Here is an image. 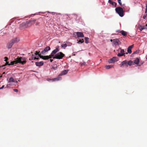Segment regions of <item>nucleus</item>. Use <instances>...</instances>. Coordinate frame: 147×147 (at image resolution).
Segmentation results:
<instances>
[{
  "mask_svg": "<svg viewBox=\"0 0 147 147\" xmlns=\"http://www.w3.org/2000/svg\"><path fill=\"white\" fill-rule=\"evenodd\" d=\"M26 63V60L24 58L22 57H18L17 58L15 59V60L11 62L10 63H9V62L6 61L5 65L2 66V67L5 66L7 65H13L14 64H16L18 63H20L22 65L25 64Z\"/></svg>",
  "mask_w": 147,
  "mask_h": 147,
  "instance_id": "nucleus-1",
  "label": "nucleus"
},
{
  "mask_svg": "<svg viewBox=\"0 0 147 147\" xmlns=\"http://www.w3.org/2000/svg\"><path fill=\"white\" fill-rule=\"evenodd\" d=\"M59 47L57 46L56 48L55 49L53 50L51 52L50 55H48V59H49L53 58V57L55 56V55L59 51Z\"/></svg>",
  "mask_w": 147,
  "mask_h": 147,
  "instance_id": "nucleus-2",
  "label": "nucleus"
},
{
  "mask_svg": "<svg viewBox=\"0 0 147 147\" xmlns=\"http://www.w3.org/2000/svg\"><path fill=\"white\" fill-rule=\"evenodd\" d=\"M115 11L121 17H123L124 15V11L123 9L120 7H118L115 9Z\"/></svg>",
  "mask_w": 147,
  "mask_h": 147,
  "instance_id": "nucleus-3",
  "label": "nucleus"
},
{
  "mask_svg": "<svg viewBox=\"0 0 147 147\" xmlns=\"http://www.w3.org/2000/svg\"><path fill=\"white\" fill-rule=\"evenodd\" d=\"M65 55L62 53L60 52L55 54L54 57H53V59H61Z\"/></svg>",
  "mask_w": 147,
  "mask_h": 147,
  "instance_id": "nucleus-4",
  "label": "nucleus"
},
{
  "mask_svg": "<svg viewBox=\"0 0 147 147\" xmlns=\"http://www.w3.org/2000/svg\"><path fill=\"white\" fill-rule=\"evenodd\" d=\"M51 48L49 46H47L44 48V50L41 52V53L42 55H45L46 53L48 51L50 50Z\"/></svg>",
  "mask_w": 147,
  "mask_h": 147,
  "instance_id": "nucleus-5",
  "label": "nucleus"
},
{
  "mask_svg": "<svg viewBox=\"0 0 147 147\" xmlns=\"http://www.w3.org/2000/svg\"><path fill=\"white\" fill-rule=\"evenodd\" d=\"M118 60V58L116 57H114L108 60V62L109 63H115Z\"/></svg>",
  "mask_w": 147,
  "mask_h": 147,
  "instance_id": "nucleus-6",
  "label": "nucleus"
},
{
  "mask_svg": "<svg viewBox=\"0 0 147 147\" xmlns=\"http://www.w3.org/2000/svg\"><path fill=\"white\" fill-rule=\"evenodd\" d=\"M124 66H125L126 67H128L127 61L125 60L122 61L120 64V66L121 67H123Z\"/></svg>",
  "mask_w": 147,
  "mask_h": 147,
  "instance_id": "nucleus-7",
  "label": "nucleus"
},
{
  "mask_svg": "<svg viewBox=\"0 0 147 147\" xmlns=\"http://www.w3.org/2000/svg\"><path fill=\"white\" fill-rule=\"evenodd\" d=\"M20 40V39L18 37H16L13 38L11 41L13 42L14 44V43L18 42Z\"/></svg>",
  "mask_w": 147,
  "mask_h": 147,
  "instance_id": "nucleus-8",
  "label": "nucleus"
},
{
  "mask_svg": "<svg viewBox=\"0 0 147 147\" xmlns=\"http://www.w3.org/2000/svg\"><path fill=\"white\" fill-rule=\"evenodd\" d=\"M13 44V42L11 41H10L9 42H8L7 44L6 47L8 49H11Z\"/></svg>",
  "mask_w": 147,
  "mask_h": 147,
  "instance_id": "nucleus-9",
  "label": "nucleus"
},
{
  "mask_svg": "<svg viewBox=\"0 0 147 147\" xmlns=\"http://www.w3.org/2000/svg\"><path fill=\"white\" fill-rule=\"evenodd\" d=\"M119 49L121 50L120 52L121 53V54H120V53H119L117 55V56L118 57H121L122 56L125 54L124 53V51L123 49H122L121 48Z\"/></svg>",
  "mask_w": 147,
  "mask_h": 147,
  "instance_id": "nucleus-10",
  "label": "nucleus"
},
{
  "mask_svg": "<svg viewBox=\"0 0 147 147\" xmlns=\"http://www.w3.org/2000/svg\"><path fill=\"white\" fill-rule=\"evenodd\" d=\"M119 42H120L119 40L117 39H115L113 40V43L115 45H119Z\"/></svg>",
  "mask_w": 147,
  "mask_h": 147,
  "instance_id": "nucleus-11",
  "label": "nucleus"
},
{
  "mask_svg": "<svg viewBox=\"0 0 147 147\" xmlns=\"http://www.w3.org/2000/svg\"><path fill=\"white\" fill-rule=\"evenodd\" d=\"M35 65L37 66H40L43 65V62L42 61L37 62L35 63Z\"/></svg>",
  "mask_w": 147,
  "mask_h": 147,
  "instance_id": "nucleus-12",
  "label": "nucleus"
},
{
  "mask_svg": "<svg viewBox=\"0 0 147 147\" xmlns=\"http://www.w3.org/2000/svg\"><path fill=\"white\" fill-rule=\"evenodd\" d=\"M108 3L112 5H114L115 7L117 6V3L111 0H109Z\"/></svg>",
  "mask_w": 147,
  "mask_h": 147,
  "instance_id": "nucleus-13",
  "label": "nucleus"
},
{
  "mask_svg": "<svg viewBox=\"0 0 147 147\" xmlns=\"http://www.w3.org/2000/svg\"><path fill=\"white\" fill-rule=\"evenodd\" d=\"M76 34L78 37H84V35L82 32H76Z\"/></svg>",
  "mask_w": 147,
  "mask_h": 147,
  "instance_id": "nucleus-14",
  "label": "nucleus"
},
{
  "mask_svg": "<svg viewBox=\"0 0 147 147\" xmlns=\"http://www.w3.org/2000/svg\"><path fill=\"white\" fill-rule=\"evenodd\" d=\"M39 56L40 58H41L43 59V60H46L48 59L47 57L48 55L43 56L42 55H39Z\"/></svg>",
  "mask_w": 147,
  "mask_h": 147,
  "instance_id": "nucleus-15",
  "label": "nucleus"
},
{
  "mask_svg": "<svg viewBox=\"0 0 147 147\" xmlns=\"http://www.w3.org/2000/svg\"><path fill=\"white\" fill-rule=\"evenodd\" d=\"M17 82L15 81L14 79L12 77H11L9 78L8 82V83H11V82Z\"/></svg>",
  "mask_w": 147,
  "mask_h": 147,
  "instance_id": "nucleus-16",
  "label": "nucleus"
},
{
  "mask_svg": "<svg viewBox=\"0 0 147 147\" xmlns=\"http://www.w3.org/2000/svg\"><path fill=\"white\" fill-rule=\"evenodd\" d=\"M25 25V24L23 23L20 25V29H24L25 28L24 27Z\"/></svg>",
  "mask_w": 147,
  "mask_h": 147,
  "instance_id": "nucleus-17",
  "label": "nucleus"
},
{
  "mask_svg": "<svg viewBox=\"0 0 147 147\" xmlns=\"http://www.w3.org/2000/svg\"><path fill=\"white\" fill-rule=\"evenodd\" d=\"M140 62L139 59L138 58H137L134 60V63L136 64H138Z\"/></svg>",
  "mask_w": 147,
  "mask_h": 147,
  "instance_id": "nucleus-18",
  "label": "nucleus"
},
{
  "mask_svg": "<svg viewBox=\"0 0 147 147\" xmlns=\"http://www.w3.org/2000/svg\"><path fill=\"white\" fill-rule=\"evenodd\" d=\"M68 70H63L61 73V75H64L66 74L68 72Z\"/></svg>",
  "mask_w": 147,
  "mask_h": 147,
  "instance_id": "nucleus-19",
  "label": "nucleus"
},
{
  "mask_svg": "<svg viewBox=\"0 0 147 147\" xmlns=\"http://www.w3.org/2000/svg\"><path fill=\"white\" fill-rule=\"evenodd\" d=\"M121 34L123 36H126L127 35V32L123 30H122L120 32Z\"/></svg>",
  "mask_w": 147,
  "mask_h": 147,
  "instance_id": "nucleus-20",
  "label": "nucleus"
},
{
  "mask_svg": "<svg viewBox=\"0 0 147 147\" xmlns=\"http://www.w3.org/2000/svg\"><path fill=\"white\" fill-rule=\"evenodd\" d=\"M61 79V78H53V79H52V81L53 82L55 81H58L59 80H60Z\"/></svg>",
  "mask_w": 147,
  "mask_h": 147,
  "instance_id": "nucleus-21",
  "label": "nucleus"
},
{
  "mask_svg": "<svg viewBox=\"0 0 147 147\" xmlns=\"http://www.w3.org/2000/svg\"><path fill=\"white\" fill-rule=\"evenodd\" d=\"M133 61L131 60L129 61H127V65L128 66L129 65H133Z\"/></svg>",
  "mask_w": 147,
  "mask_h": 147,
  "instance_id": "nucleus-22",
  "label": "nucleus"
},
{
  "mask_svg": "<svg viewBox=\"0 0 147 147\" xmlns=\"http://www.w3.org/2000/svg\"><path fill=\"white\" fill-rule=\"evenodd\" d=\"M113 66L112 65H106L105 66V67L106 69H110Z\"/></svg>",
  "mask_w": 147,
  "mask_h": 147,
  "instance_id": "nucleus-23",
  "label": "nucleus"
},
{
  "mask_svg": "<svg viewBox=\"0 0 147 147\" xmlns=\"http://www.w3.org/2000/svg\"><path fill=\"white\" fill-rule=\"evenodd\" d=\"M85 42L86 43H88L89 42L88 40L89 38L88 37H86L85 38Z\"/></svg>",
  "mask_w": 147,
  "mask_h": 147,
  "instance_id": "nucleus-24",
  "label": "nucleus"
},
{
  "mask_svg": "<svg viewBox=\"0 0 147 147\" xmlns=\"http://www.w3.org/2000/svg\"><path fill=\"white\" fill-rule=\"evenodd\" d=\"M127 51L129 53L131 54V49L130 48H128Z\"/></svg>",
  "mask_w": 147,
  "mask_h": 147,
  "instance_id": "nucleus-25",
  "label": "nucleus"
},
{
  "mask_svg": "<svg viewBox=\"0 0 147 147\" xmlns=\"http://www.w3.org/2000/svg\"><path fill=\"white\" fill-rule=\"evenodd\" d=\"M118 3L121 6H122V4L121 2V0H117Z\"/></svg>",
  "mask_w": 147,
  "mask_h": 147,
  "instance_id": "nucleus-26",
  "label": "nucleus"
},
{
  "mask_svg": "<svg viewBox=\"0 0 147 147\" xmlns=\"http://www.w3.org/2000/svg\"><path fill=\"white\" fill-rule=\"evenodd\" d=\"M80 65L81 66H82L83 65H85L86 64V63L85 62H83V63H81L80 64Z\"/></svg>",
  "mask_w": 147,
  "mask_h": 147,
  "instance_id": "nucleus-27",
  "label": "nucleus"
},
{
  "mask_svg": "<svg viewBox=\"0 0 147 147\" xmlns=\"http://www.w3.org/2000/svg\"><path fill=\"white\" fill-rule=\"evenodd\" d=\"M138 28L141 31L143 30L142 28V26H140L139 27H138Z\"/></svg>",
  "mask_w": 147,
  "mask_h": 147,
  "instance_id": "nucleus-28",
  "label": "nucleus"
},
{
  "mask_svg": "<svg viewBox=\"0 0 147 147\" xmlns=\"http://www.w3.org/2000/svg\"><path fill=\"white\" fill-rule=\"evenodd\" d=\"M40 52V51H39L38 52L37 51H35V54L36 55H38L39 56V55H40L41 54V53L40 54H39V53Z\"/></svg>",
  "mask_w": 147,
  "mask_h": 147,
  "instance_id": "nucleus-29",
  "label": "nucleus"
},
{
  "mask_svg": "<svg viewBox=\"0 0 147 147\" xmlns=\"http://www.w3.org/2000/svg\"><path fill=\"white\" fill-rule=\"evenodd\" d=\"M35 22V20H31V21L29 20V23H34Z\"/></svg>",
  "mask_w": 147,
  "mask_h": 147,
  "instance_id": "nucleus-30",
  "label": "nucleus"
},
{
  "mask_svg": "<svg viewBox=\"0 0 147 147\" xmlns=\"http://www.w3.org/2000/svg\"><path fill=\"white\" fill-rule=\"evenodd\" d=\"M67 45L66 44L62 45H61V47H67Z\"/></svg>",
  "mask_w": 147,
  "mask_h": 147,
  "instance_id": "nucleus-31",
  "label": "nucleus"
},
{
  "mask_svg": "<svg viewBox=\"0 0 147 147\" xmlns=\"http://www.w3.org/2000/svg\"><path fill=\"white\" fill-rule=\"evenodd\" d=\"M84 42V40L83 39H82V40H80L78 42V43H82L83 42Z\"/></svg>",
  "mask_w": 147,
  "mask_h": 147,
  "instance_id": "nucleus-32",
  "label": "nucleus"
},
{
  "mask_svg": "<svg viewBox=\"0 0 147 147\" xmlns=\"http://www.w3.org/2000/svg\"><path fill=\"white\" fill-rule=\"evenodd\" d=\"M142 28L143 30L145 29H147V26H146V25L145 26H142Z\"/></svg>",
  "mask_w": 147,
  "mask_h": 147,
  "instance_id": "nucleus-33",
  "label": "nucleus"
},
{
  "mask_svg": "<svg viewBox=\"0 0 147 147\" xmlns=\"http://www.w3.org/2000/svg\"><path fill=\"white\" fill-rule=\"evenodd\" d=\"M147 16V13L145 15H144L143 17V18L144 19H145Z\"/></svg>",
  "mask_w": 147,
  "mask_h": 147,
  "instance_id": "nucleus-34",
  "label": "nucleus"
},
{
  "mask_svg": "<svg viewBox=\"0 0 147 147\" xmlns=\"http://www.w3.org/2000/svg\"><path fill=\"white\" fill-rule=\"evenodd\" d=\"M4 58L5 59L4 61H7L8 60V58L7 57H5Z\"/></svg>",
  "mask_w": 147,
  "mask_h": 147,
  "instance_id": "nucleus-35",
  "label": "nucleus"
},
{
  "mask_svg": "<svg viewBox=\"0 0 147 147\" xmlns=\"http://www.w3.org/2000/svg\"><path fill=\"white\" fill-rule=\"evenodd\" d=\"M52 68L54 70H56L57 69V66H56V67H52Z\"/></svg>",
  "mask_w": 147,
  "mask_h": 147,
  "instance_id": "nucleus-36",
  "label": "nucleus"
},
{
  "mask_svg": "<svg viewBox=\"0 0 147 147\" xmlns=\"http://www.w3.org/2000/svg\"><path fill=\"white\" fill-rule=\"evenodd\" d=\"M13 90L14 92H18V90L17 89H13Z\"/></svg>",
  "mask_w": 147,
  "mask_h": 147,
  "instance_id": "nucleus-37",
  "label": "nucleus"
},
{
  "mask_svg": "<svg viewBox=\"0 0 147 147\" xmlns=\"http://www.w3.org/2000/svg\"><path fill=\"white\" fill-rule=\"evenodd\" d=\"M134 47V45H132L129 46L128 47L130 48V49H131Z\"/></svg>",
  "mask_w": 147,
  "mask_h": 147,
  "instance_id": "nucleus-38",
  "label": "nucleus"
},
{
  "mask_svg": "<svg viewBox=\"0 0 147 147\" xmlns=\"http://www.w3.org/2000/svg\"><path fill=\"white\" fill-rule=\"evenodd\" d=\"M52 79H47V81H52Z\"/></svg>",
  "mask_w": 147,
  "mask_h": 147,
  "instance_id": "nucleus-39",
  "label": "nucleus"
},
{
  "mask_svg": "<svg viewBox=\"0 0 147 147\" xmlns=\"http://www.w3.org/2000/svg\"><path fill=\"white\" fill-rule=\"evenodd\" d=\"M146 10H145V13H147V6L146 5Z\"/></svg>",
  "mask_w": 147,
  "mask_h": 147,
  "instance_id": "nucleus-40",
  "label": "nucleus"
},
{
  "mask_svg": "<svg viewBox=\"0 0 147 147\" xmlns=\"http://www.w3.org/2000/svg\"><path fill=\"white\" fill-rule=\"evenodd\" d=\"M4 85H3L2 86L1 88H0V89H2L4 88Z\"/></svg>",
  "mask_w": 147,
  "mask_h": 147,
  "instance_id": "nucleus-41",
  "label": "nucleus"
},
{
  "mask_svg": "<svg viewBox=\"0 0 147 147\" xmlns=\"http://www.w3.org/2000/svg\"><path fill=\"white\" fill-rule=\"evenodd\" d=\"M34 57H34V55H32V59H34Z\"/></svg>",
  "mask_w": 147,
  "mask_h": 147,
  "instance_id": "nucleus-42",
  "label": "nucleus"
},
{
  "mask_svg": "<svg viewBox=\"0 0 147 147\" xmlns=\"http://www.w3.org/2000/svg\"><path fill=\"white\" fill-rule=\"evenodd\" d=\"M39 24V22H36V26H37V25H38Z\"/></svg>",
  "mask_w": 147,
  "mask_h": 147,
  "instance_id": "nucleus-43",
  "label": "nucleus"
},
{
  "mask_svg": "<svg viewBox=\"0 0 147 147\" xmlns=\"http://www.w3.org/2000/svg\"><path fill=\"white\" fill-rule=\"evenodd\" d=\"M38 59H39V58H36V57H34V59L38 60Z\"/></svg>",
  "mask_w": 147,
  "mask_h": 147,
  "instance_id": "nucleus-44",
  "label": "nucleus"
},
{
  "mask_svg": "<svg viewBox=\"0 0 147 147\" xmlns=\"http://www.w3.org/2000/svg\"><path fill=\"white\" fill-rule=\"evenodd\" d=\"M50 62H52L53 61V60L52 59H50Z\"/></svg>",
  "mask_w": 147,
  "mask_h": 147,
  "instance_id": "nucleus-45",
  "label": "nucleus"
},
{
  "mask_svg": "<svg viewBox=\"0 0 147 147\" xmlns=\"http://www.w3.org/2000/svg\"><path fill=\"white\" fill-rule=\"evenodd\" d=\"M10 85L9 84H7V86H6V87H7V88L8 87V85Z\"/></svg>",
  "mask_w": 147,
  "mask_h": 147,
  "instance_id": "nucleus-46",
  "label": "nucleus"
},
{
  "mask_svg": "<svg viewBox=\"0 0 147 147\" xmlns=\"http://www.w3.org/2000/svg\"><path fill=\"white\" fill-rule=\"evenodd\" d=\"M110 41L111 42H113V40L111 39Z\"/></svg>",
  "mask_w": 147,
  "mask_h": 147,
  "instance_id": "nucleus-47",
  "label": "nucleus"
},
{
  "mask_svg": "<svg viewBox=\"0 0 147 147\" xmlns=\"http://www.w3.org/2000/svg\"><path fill=\"white\" fill-rule=\"evenodd\" d=\"M124 5H124V4H123V5H122V6H124Z\"/></svg>",
  "mask_w": 147,
  "mask_h": 147,
  "instance_id": "nucleus-48",
  "label": "nucleus"
},
{
  "mask_svg": "<svg viewBox=\"0 0 147 147\" xmlns=\"http://www.w3.org/2000/svg\"><path fill=\"white\" fill-rule=\"evenodd\" d=\"M5 72H3V74H5Z\"/></svg>",
  "mask_w": 147,
  "mask_h": 147,
  "instance_id": "nucleus-49",
  "label": "nucleus"
},
{
  "mask_svg": "<svg viewBox=\"0 0 147 147\" xmlns=\"http://www.w3.org/2000/svg\"><path fill=\"white\" fill-rule=\"evenodd\" d=\"M74 15L75 16H77V15H75V14H74Z\"/></svg>",
  "mask_w": 147,
  "mask_h": 147,
  "instance_id": "nucleus-50",
  "label": "nucleus"
},
{
  "mask_svg": "<svg viewBox=\"0 0 147 147\" xmlns=\"http://www.w3.org/2000/svg\"><path fill=\"white\" fill-rule=\"evenodd\" d=\"M136 51H135V52H134V53H136Z\"/></svg>",
  "mask_w": 147,
  "mask_h": 147,
  "instance_id": "nucleus-51",
  "label": "nucleus"
},
{
  "mask_svg": "<svg viewBox=\"0 0 147 147\" xmlns=\"http://www.w3.org/2000/svg\"><path fill=\"white\" fill-rule=\"evenodd\" d=\"M2 75L1 76H0V78H1V77H2Z\"/></svg>",
  "mask_w": 147,
  "mask_h": 147,
  "instance_id": "nucleus-52",
  "label": "nucleus"
}]
</instances>
